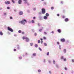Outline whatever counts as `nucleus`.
<instances>
[{
    "label": "nucleus",
    "instance_id": "nucleus-1",
    "mask_svg": "<svg viewBox=\"0 0 74 74\" xmlns=\"http://www.w3.org/2000/svg\"><path fill=\"white\" fill-rule=\"evenodd\" d=\"M25 22L26 23L27 22L26 20L25 19H24L23 20L19 22V23H21V24H22L23 25H25Z\"/></svg>",
    "mask_w": 74,
    "mask_h": 74
},
{
    "label": "nucleus",
    "instance_id": "nucleus-53",
    "mask_svg": "<svg viewBox=\"0 0 74 74\" xmlns=\"http://www.w3.org/2000/svg\"><path fill=\"white\" fill-rule=\"evenodd\" d=\"M51 33H53V34L54 33V32H53V31H52L51 32Z\"/></svg>",
    "mask_w": 74,
    "mask_h": 74
},
{
    "label": "nucleus",
    "instance_id": "nucleus-46",
    "mask_svg": "<svg viewBox=\"0 0 74 74\" xmlns=\"http://www.w3.org/2000/svg\"><path fill=\"white\" fill-rule=\"evenodd\" d=\"M59 48H60V49H61V46H59Z\"/></svg>",
    "mask_w": 74,
    "mask_h": 74
},
{
    "label": "nucleus",
    "instance_id": "nucleus-37",
    "mask_svg": "<svg viewBox=\"0 0 74 74\" xmlns=\"http://www.w3.org/2000/svg\"><path fill=\"white\" fill-rule=\"evenodd\" d=\"M44 33L45 34H47V33L46 32H44Z\"/></svg>",
    "mask_w": 74,
    "mask_h": 74
},
{
    "label": "nucleus",
    "instance_id": "nucleus-43",
    "mask_svg": "<svg viewBox=\"0 0 74 74\" xmlns=\"http://www.w3.org/2000/svg\"><path fill=\"white\" fill-rule=\"evenodd\" d=\"M62 18H65V16H62Z\"/></svg>",
    "mask_w": 74,
    "mask_h": 74
},
{
    "label": "nucleus",
    "instance_id": "nucleus-63",
    "mask_svg": "<svg viewBox=\"0 0 74 74\" xmlns=\"http://www.w3.org/2000/svg\"><path fill=\"white\" fill-rule=\"evenodd\" d=\"M41 14V13H40V14Z\"/></svg>",
    "mask_w": 74,
    "mask_h": 74
},
{
    "label": "nucleus",
    "instance_id": "nucleus-8",
    "mask_svg": "<svg viewBox=\"0 0 74 74\" xmlns=\"http://www.w3.org/2000/svg\"><path fill=\"white\" fill-rule=\"evenodd\" d=\"M18 4H20L22 3V0H19L18 1Z\"/></svg>",
    "mask_w": 74,
    "mask_h": 74
},
{
    "label": "nucleus",
    "instance_id": "nucleus-5",
    "mask_svg": "<svg viewBox=\"0 0 74 74\" xmlns=\"http://www.w3.org/2000/svg\"><path fill=\"white\" fill-rule=\"evenodd\" d=\"M25 39L26 40V41L27 42H28L29 41V39L27 37H25Z\"/></svg>",
    "mask_w": 74,
    "mask_h": 74
},
{
    "label": "nucleus",
    "instance_id": "nucleus-7",
    "mask_svg": "<svg viewBox=\"0 0 74 74\" xmlns=\"http://www.w3.org/2000/svg\"><path fill=\"white\" fill-rule=\"evenodd\" d=\"M19 14L20 15H23V12L21 11H20L19 12Z\"/></svg>",
    "mask_w": 74,
    "mask_h": 74
},
{
    "label": "nucleus",
    "instance_id": "nucleus-38",
    "mask_svg": "<svg viewBox=\"0 0 74 74\" xmlns=\"http://www.w3.org/2000/svg\"><path fill=\"white\" fill-rule=\"evenodd\" d=\"M64 61H66V58H64Z\"/></svg>",
    "mask_w": 74,
    "mask_h": 74
},
{
    "label": "nucleus",
    "instance_id": "nucleus-11",
    "mask_svg": "<svg viewBox=\"0 0 74 74\" xmlns=\"http://www.w3.org/2000/svg\"><path fill=\"white\" fill-rule=\"evenodd\" d=\"M58 33H61V30L60 29H58Z\"/></svg>",
    "mask_w": 74,
    "mask_h": 74
},
{
    "label": "nucleus",
    "instance_id": "nucleus-13",
    "mask_svg": "<svg viewBox=\"0 0 74 74\" xmlns=\"http://www.w3.org/2000/svg\"><path fill=\"white\" fill-rule=\"evenodd\" d=\"M32 56H36V53H34L32 55Z\"/></svg>",
    "mask_w": 74,
    "mask_h": 74
},
{
    "label": "nucleus",
    "instance_id": "nucleus-49",
    "mask_svg": "<svg viewBox=\"0 0 74 74\" xmlns=\"http://www.w3.org/2000/svg\"><path fill=\"white\" fill-rule=\"evenodd\" d=\"M57 16H59V14H57Z\"/></svg>",
    "mask_w": 74,
    "mask_h": 74
},
{
    "label": "nucleus",
    "instance_id": "nucleus-31",
    "mask_svg": "<svg viewBox=\"0 0 74 74\" xmlns=\"http://www.w3.org/2000/svg\"><path fill=\"white\" fill-rule=\"evenodd\" d=\"M42 31V29H40L39 30V32H41Z\"/></svg>",
    "mask_w": 74,
    "mask_h": 74
},
{
    "label": "nucleus",
    "instance_id": "nucleus-9",
    "mask_svg": "<svg viewBox=\"0 0 74 74\" xmlns=\"http://www.w3.org/2000/svg\"><path fill=\"white\" fill-rule=\"evenodd\" d=\"M65 22H68V21H69V18H65Z\"/></svg>",
    "mask_w": 74,
    "mask_h": 74
},
{
    "label": "nucleus",
    "instance_id": "nucleus-45",
    "mask_svg": "<svg viewBox=\"0 0 74 74\" xmlns=\"http://www.w3.org/2000/svg\"><path fill=\"white\" fill-rule=\"evenodd\" d=\"M36 19V17H33V19Z\"/></svg>",
    "mask_w": 74,
    "mask_h": 74
},
{
    "label": "nucleus",
    "instance_id": "nucleus-24",
    "mask_svg": "<svg viewBox=\"0 0 74 74\" xmlns=\"http://www.w3.org/2000/svg\"><path fill=\"white\" fill-rule=\"evenodd\" d=\"M19 59H22V57H19Z\"/></svg>",
    "mask_w": 74,
    "mask_h": 74
},
{
    "label": "nucleus",
    "instance_id": "nucleus-20",
    "mask_svg": "<svg viewBox=\"0 0 74 74\" xmlns=\"http://www.w3.org/2000/svg\"><path fill=\"white\" fill-rule=\"evenodd\" d=\"M44 45L45 46H47V45L46 44V43H44Z\"/></svg>",
    "mask_w": 74,
    "mask_h": 74
},
{
    "label": "nucleus",
    "instance_id": "nucleus-22",
    "mask_svg": "<svg viewBox=\"0 0 74 74\" xmlns=\"http://www.w3.org/2000/svg\"><path fill=\"white\" fill-rule=\"evenodd\" d=\"M7 9H8V10H9L10 9V8L9 7H7Z\"/></svg>",
    "mask_w": 74,
    "mask_h": 74
},
{
    "label": "nucleus",
    "instance_id": "nucleus-15",
    "mask_svg": "<svg viewBox=\"0 0 74 74\" xmlns=\"http://www.w3.org/2000/svg\"><path fill=\"white\" fill-rule=\"evenodd\" d=\"M64 53H66V49H64Z\"/></svg>",
    "mask_w": 74,
    "mask_h": 74
},
{
    "label": "nucleus",
    "instance_id": "nucleus-30",
    "mask_svg": "<svg viewBox=\"0 0 74 74\" xmlns=\"http://www.w3.org/2000/svg\"><path fill=\"white\" fill-rule=\"evenodd\" d=\"M54 8H53V7H51V9H52V10H53V9Z\"/></svg>",
    "mask_w": 74,
    "mask_h": 74
},
{
    "label": "nucleus",
    "instance_id": "nucleus-51",
    "mask_svg": "<svg viewBox=\"0 0 74 74\" xmlns=\"http://www.w3.org/2000/svg\"><path fill=\"white\" fill-rule=\"evenodd\" d=\"M36 10V8H34V11H35V10Z\"/></svg>",
    "mask_w": 74,
    "mask_h": 74
},
{
    "label": "nucleus",
    "instance_id": "nucleus-59",
    "mask_svg": "<svg viewBox=\"0 0 74 74\" xmlns=\"http://www.w3.org/2000/svg\"><path fill=\"white\" fill-rule=\"evenodd\" d=\"M42 1H44V0H41Z\"/></svg>",
    "mask_w": 74,
    "mask_h": 74
},
{
    "label": "nucleus",
    "instance_id": "nucleus-14",
    "mask_svg": "<svg viewBox=\"0 0 74 74\" xmlns=\"http://www.w3.org/2000/svg\"><path fill=\"white\" fill-rule=\"evenodd\" d=\"M0 34L1 35V36H2V35L3 34V32H0Z\"/></svg>",
    "mask_w": 74,
    "mask_h": 74
},
{
    "label": "nucleus",
    "instance_id": "nucleus-32",
    "mask_svg": "<svg viewBox=\"0 0 74 74\" xmlns=\"http://www.w3.org/2000/svg\"><path fill=\"white\" fill-rule=\"evenodd\" d=\"M38 43H40V40H38Z\"/></svg>",
    "mask_w": 74,
    "mask_h": 74
},
{
    "label": "nucleus",
    "instance_id": "nucleus-12",
    "mask_svg": "<svg viewBox=\"0 0 74 74\" xmlns=\"http://www.w3.org/2000/svg\"><path fill=\"white\" fill-rule=\"evenodd\" d=\"M49 14L48 13H47L46 14V16H49Z\"/></svg>",
    "mask_w": 74,
    "mask_h": 74
},
{
    "label": "nucleus",
    "instance_id": "nucleus-42",
    "mask_svg": "<svg viewBox=\"0 0 74 74\" xmlns=\"http://www.w3.org/2000/svg\"><path fill=\"white\" fill-rule=\"evenodd\" d=\"M23 1H25V2H26L27 1V0H23Z\"/></svg>",
    "mask_w": 74,
    "mask_h": 74
},
{
    "label": "nucleus",
    "instance_id": "nucleus-19",
    "mask_svg": "<svg viewBox=\"0 0 74 74\" xmlns=\"http://www.w3.org/2000/svg\"><path fill=\"white\" fill-rule=\"evenodd\" d=\"M32 23H34V21L33 20H32Z\"/></svg>",
    "mask_w": 74,
    "mask_h": 74
},
{
    "label": "nucleus",
    "instance_id": "nucleus-61",
    "mask_svg": "<svg viewBox=\"0 0 74 74\" xmlns=\"http://www.w3.org/2000/svg\"><path fill=\"white\" fill-rule=\"evenodd\" d=\"M25 3H27V2Z\"/></svg>",
    "mask_w": 74,
    "mask_h": 74
},
{
    "label": "nucleus",
    "instance_id": "nucleus-35",
    "mask_svg": "<svg viewBox=\"0 0 74 74\" xmlns=\"http://www.w3.org/2000/svg\"><path fill=\"white\" fill-rule=\"evenodd\" d=\"M34 35L35 36H37V33H35V34H34Z\"/></svg>",
    "mask_w": 74,
    "mask_h": 74
},
{
    "label": "nucleus",
    "instance_id": "nucleus-40",
    "mask_svg": "<svg viewBox=\"0 0 74 74\" xmlns=\"http://www.w3.org/2000/svg\"><path fill=\"white\" fill-rule=\"evenodd\" d=\"M10 19H12V17H10Z\"/></svg>",
    "mask_w": 74,
    "mask_h": 74
},
{
    "label": "nucleus",
    "instance_id": "nucleus-39",
    "mask_svg": "<svg viewBox=\"0 0 74 74\" xmlns=\"http://www.w3.org/2000/svg\"><path fill=\"white\" fill-rule=\"evenodd\" d=\"M65 69L66 70H67V68L66 67H65Z\"/></svg>",
    "mask_w": 74,
    "mask_h": 74
},
{
    "label": "nucleus",
    "instance_id": "nucleus-17",
    "mask_svg": "<svg viewBox=\"0 0 74 74\" xmlns=\"http://www.w3.org/2000/svg\"><path fill=\"white\" fill-rule=\"evenodd\" d=\"M22 32V31L21 30H19L18 31V33H21Z\"/></svg>",
    "mask_w": 74,
    "mask_h": 74
},
{
    "label": "nucleus",
    "instance_id": "nucleus-60",
    "mask_svg": "<svg viewBox=\"0 0 74 74\" xmlns=\"http://www.w3.org/2000/svg\"><path fill=\"white\" fill-rule=\"evenodd\" d=\"M61 74H63V73H61Z\"/></svg>",
    "mask_w": 74,
    "mask_h": 74
},
{
    "label": "nucleus",
    "instance_id": "nucleus-3",
    "mask_svg": "<svg viewBox=\"0 0 74 74\" xmlns=\"http://www.w3.org/2000/svg\"><path fill=\"white\" fill-rule=\"evenodd\" d=\"M8 30L10 31V32H13V30L12 28H10L9 27H8Z\"/></svg>",
    "mask_w": 74,
    "mask_h": 74
},
{
    "label": "nucleus",
    "instance_id": "nucleus-52",
    "mask_svg": "<svg viewBox=\"0 0 74 74\" xmlns=\"http://www.w3.org/2000/svg\"><path fill=\"white\" fill-rule=\"evenodd\" d=\"M38 25L39 26H40V25L39 23H38Z\"/></svg>",
    "mask_w": 74,
    "mask_h": 74
},
{
    "label": "nucleus",
    "instance_id": "nucleus-55",
    "mask_svg": "<svg viewBox=\"0 0 74 74\" xmlns=\"http://www.w3.org/2000/svg\"><path fill=\"white\" fill-rule=\"evenodd\" d=\"M40 40H42V38H41V39H40Z\"/></svg>",
    "mask_w": 74,
    "mask_h": 74
},
{
    "label": "nucleus",
    "instance_id": "nucleus-41",
    "mask_svg": "<svg viewBox=\"0 0 74 74\" xmlns=\"http://www.w3.org/2000/svg\"><path fill=\"white\" fill-rule=\"evenodd\" d=\"M49 73H50V74H51V71H49Z\"/></svg>",
    "mask_w": 74,
    "mask_h": 74
},
{
    "label": "nucleus",
    "instance_id": "nucleus-36",
    "mask_svg": "<svg viewBox=\"0 0 74 74\" xmlns=\"http://www.w3.org/2000/svg\"><path fill=\"white\" fill-rule=\"evenodd\" d=\"M22 34H25V32H22Z\"/></svg>",
    "mask_w": 74,
    "mask_h": 74
},
{
    "label": "nucleus",
    "instance_id": "nucleus-29",
    "mask_svg": "<svg viewBox=\"0 0 74 74\" xmlns=\"http://www.w3.org/2000/svg\"><path fill=\"white\" fill-rule=\"evenodd\" d=\"M39 50H40V51H42V49H41V48H39Z\"/></svg>",
    "mask_w": 74,
    "mask_h": 74
},
{
    "label": "nucleus",
    "instance_id": "nucleus-23",
    "mask_svg": "<svg viewBox=\"0 0 74 74\" xmlns=\"http://www.w3.org/2000/svg\"><path fill=\"white\" fill-rule=\"evenodd\" d=\"M25 38H26V37H25V36H23V40H25Z\"/></svg>",
    "mask_w": 74,
    "mask_h": 74
},
{
    "label": "nucleus",
    "instance_id": "nucleus-62",
    "mask_svg": "<svg viewBox=\"0 0 74 74\" xmlns=\"http://www.w3.org/2000/svg\"><path fill=\"white\" fill-rule=\"evenodd\" d=\"M0 10H1V9H0Z\"/></svg>",
    "mask_w": 74,
    "mask_h": 74
},
{
    "label": "nucleus",
    "instance_id": "nucleus-18",
    "mask_svg": "<svg viewBox=\"0 0 74 74\" xmlns=\"http://www.w3.org/2000/svg\"><path fill=\"white\" fill-rule=\"evenodd\" d=\"M30 45L31 46H33V43H30Z\"/></svg>",
    "mask_w": 74,
    "mask_h": 74
},
{
    "label": "nucleus",
    "instance_id": "nucleus-54",
    "mask_svg": "<svg viewBox=\"0 0 74 74\" xmlns=\"http://www.w3.org/2000/svg\"><path fill=\"white\" fill-rule=\"evenodd\" d=\"M6 13H4V15H6Z\"/></svg>",
    "mask_w": 74,
    "mask_h": 74
},
{
    "label": "nucleus",
    "instance_id": "nucleus-56",
    "mask_svg": "<svg viewBox=\"0 0 74 74\" xmlns=\"http://www.w3.org/2000/svg\"><path fill=\"white\" fill-rule=\"evenodd\" d=\"M18 49H19V47H18Z\"/></svg>",
    "mask_w": 74,
    "mask_h": 74
},
{
    "label": "nucleus",
    "instance_id": "nucleus-34",
    "mask_svg": "<svg viewBox=\"0 0 74 74\" xmlns=\"http://www.w3.org/2000/svg\"><path fill=\"white\" fill-rule=\"evenodd\" d=\"M43 42V41H42V40H41L40 42V43H41V44H42Z\"/></svg>",
    "mask_w": 74,
    "mask_h": 74
},
{
    "label": "nucleus",
    "instance_id": "nucleus-50",
    "mask_svg": "<svg viewBox=\"0 0 74 74\" xmlns=\"http://www.w3.org/2000/svg\"><path fill=\"white\" fill-rule=\"evenodd\" d=\"M16 51V49H14V51Z\"/></svg>",
    "mask_w": 74,
    "mask_h": 74
},
{
    "label": "nucleus",
    "instance_id": "nucleus-6",
    "mask_svg": "<svg viewBox=\"0 0 74 74\" xmlns=\"http://www.w3.org/2000/svg\"><path fill=\"white\" fill-rule=\"evenodd\" d=\"M61 41L62 42H64L65 41V39L64 38L61 39Z\"/></svg>",
    "mask_w": 74,
    "mask_h": 74
},
{
    "label": "nucleus",
    "instance_id": "nucleus-16",
    "mask_svg": "<svg viewBox=\"0 0 74 74\" xmlns=\"http://www.w3.org/2000/svg\"><path fill=\"white\" fill-rule=\"evenodd\" d=\"M35 47H36V48H37V47H38V45H37V44H36L35 45Z\"/></svg>",
    "mask_w": 74,
    "mask_h": 74
},
{
    "label": "nucleus",
    "instance_id": "nucleus-10",
    "mask_svg": "<svg viewBox=\"0 0 74 74\" xmlns=\"http://www.w3.org/2000/svg\"><path fill=\"white\" fill-rule=\"evenodd\" d=\"M47 18H48V17L46 16H45L44 17V19H47Z\"/></svg>",
    "mask_w": 74,
    "mask_h": 74
},
{
    "label": "nucleus",
    "instance_id": "nucleus-47",
    "mask_svg": "<svg viewBox=\"0 0 74 74\" xmlns=\"http://www.w3.org/2000/svg\"><path fill=\"white\" fill-rule=\"evenodd\" d=\"M72 62H74V60L72 59Z\"/></svg>",
    "mask_w": 74,
    "mask_h": 74
},
{
    "label": "nucleus",
    "instance_id": "nucleus-2",
    "mask_svg": "<svg viewBox=\"0 0 74 74\" xmlns=\"http://www.w3.org/2000/svg\"><path fill=\"white\" fill-rule=\"evenodd\" d=\"M42 14H44L45 13V10L44 8H42Z\"/></svg>",
    "mask_w": 74,
    "mask_h": 74
},
{
    "label": "nucleus",
    "instance_id": "nucleus-57",
    "mask_svg": "<svg viewBox=\"0 0 74 74\" xmlns=\"http://www.w3.org/2000/svg\"><path fill=\"white\" fill-rule=\"evenodd\" d=\"M27 4L28 5H29V3H27Z\"/></svg>",
    "mask_w": 74,
    "mask_h": 74
},
{
    "label": "nucleus",
    "instance_id": "nucleus-48",
    "mask_svg": "<svg viewBox=\"0 0 74 74\" xmlns=\"http://www.w3.org/2000/svg\"><path fill=\"white\" fill-rule=\"evenodd\" d=\"M61 4H63V2L61 1Z\"/></svg>",
    "mask_w": 74,
    "mask_h": 74
},
{
    "label": "nucleus",
    "instance_id": "nucleus-33",
    "mask_svg": "<svg viewBox=\"0 0 74 74\" xmlns=\"http://www.w3.org/2000/svg\"><path fill=\"white\" fill-rule=\"evenodd\" d=\"M43 38L44 39V40H46V37H44Z\"/></svg>",
    "mask_w": 74,
    "mask_h": 74
},
{
    "label": "nucleus",
    "instance_id": "nucleus-28",
    "mask_svg": "<svg viewBox=\"0 0 74 74\" xmlns=\"http://www.w3.org/2000/svg\"><path fill=\"white\" fill-rule=\"evenodd\" d=\"M53 64H55V60H53Z\"/></svg>",
    "mask_w": 74,
    "mask_h": 74
},
{
    "label": "nucleus",
    "instance_id": "nucleus-58",
    "mask_svg": "<svg viewBox=\"0 0 74 74\" xmlns=\"http://www.w3.org/2000/svg\"><path fill=\"white\" fill-rule=\"evenodd\" d=\"M56 66H57V67H58V65H56Z\"/></svg>",
    "mask_w": 74,
    "mask_h": 74
},
{
    "label": "nucleus",
    "instance_id": "nucleus-26",
    "mask_svg": "<svg viewBox=\"0 0 74 74\" xmlns=\"http://www.w3.org/2000/svg\"><path fill=\"white\" fill-rule=\"evenodd\" d=\"M49 52H48L47 53V56H48V55H49Z\"/></svg>",
    "mask_w": 74,
    "mask_h": 74
},
{
    "label": "nucleus",
    "instance_id": "nucleus-25",
    "mask_svg": "<svg viewBox=\"0 0 74 74\" xmlns=\"http://www.w3.org/2000/svg\"><path fill=\"white\" fill-rule=\"evenodd\" d=\"M12 3H15V1L14 0H12Z\"/></svg>",
    "mask_w": 74,
    "mask_h": 74
},
{
    "label": "nucleus",
    "instance_id": "nucleus-44",
    "mask_svg": "<svg viewBox=\"0 0 74 74\" xmlns=\"http://www.w3.org/2000/svg\"><path fill=\"white\" fill-rule=\"evenodd\" d=\"M57 44H58V45H59V42H57Z\"/></svg>",
    "mask_w": 74,
    "mask_h": 74
},
{
    "label": "nucleus",
    "instance_id": "nucleus-4",
    "mask_svg": "<svg viewBox=\"0 0 74 74\" xmlns=\"http://www.w3.org/2000/svg\"><path fill=\"white\" fill-rule=\"evenodd\" d=\"M5 3L6 4H10V2L8 1H5Z\"/></svg>",
    "mask_w": 74,
    "mask_h": 74
},
{
    "label": "nucleus",
    "instance_id": "nucleus-27",
    "mask_svg": "<svg viewBox=\"0 0 74 74\" xmlns=\"http://www.w3.org/2000/svg\"><path fill=\"white\" fill-rule=\"evenodd\" d=\"M38 71V72H39V73H40V72H41V70L39 69Z\"/></svg>",
    "mask_w": 74,
    "mask_h": 74
},
{
    "label": "nucleus",
    "instance_id": "nucleus-21",
    "mask_svg": "<svg viewBox=\"0 0 74 74\" xmlns=\"http://www.w3.org/2000/svg\"><path fill=\"white\" fill-rule=\"evenodd\" d=\"M63 58H64V57L63 56H62L61 58V59H63Z\"/></svg>",
    "mask_w": 74,
    "mask_h": 74
}]
</instances>
